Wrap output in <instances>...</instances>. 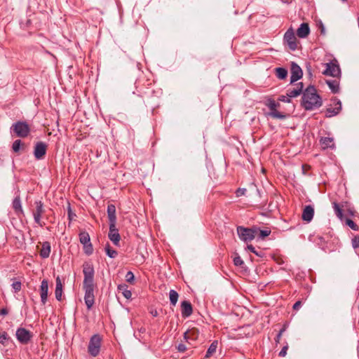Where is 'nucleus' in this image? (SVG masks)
Wrapping results in <instances>:
<instances>
[{
    "label": "nucleus",
    "instance_id": "f257e3e1",
    "mask_svg": "<svg viewBox=\"0 0 359 359\" xmlns=\"http://www.w3.org/2000/svg\"><path fill=\"white\" fill-rule=\"evenodd\" d=\"M302 105L306 110H313L322 105V99L313 86L303 92Z\"/></svg>",
    "mask_w": 359,
    "mask_h": 359
},
{
    "label": "nucleus",
    "instance_id": "f03ea898",
    "mask_svg": "<svg viewBox=\"0 0 359 359\" xmlns=\"http://www.w3.org/2000/svg\"><path fill=\"white\" fill-rule=\"evenodd\" d=\"M83 273L84 276L83 286H95L93 265L91 263L85 262L83 265Z\"/></svg>",
    "mask_w": 359,
    "mask_h": 359
},
{
    "label": "nucleus",
    "instance_id": "7ed1b4c3",
    "mask_svg": "<svg viewBox=\"0 0 359 359\" xmlns=\"http://www.w3.org/2000/svg\"><path fill=\"white\" fill-rule=\"evenodd\" d=\"M258 229H249L243 226H238L237 228V233L241 240L244 242H250L252 241L257 236Z\"/></svg>",
    "mask_w": 359,
    "mask_h": 359
},
{
    "label": "nucleus",
    "instance_id": "20e7f679",
    "mask_svg": "<svg viewBox=\"0 0 359 359\" xmlns=\"http://www.w3.org/2000/svg\"><path fill=\"white\" fill-rule=\"evenodd\" d=\"M102 339L98 334H94L91 337L88 350L90 355L96 357L100 351Z\"/></svg>",
    "mask_w": 359,
    "mask_h": 359
},
{
    "label": "nucleus",
    "instance_id": "39448f33",
    "mask_svg": "<svg viewBox=\"0 0 359 359\" xmlns=\"http://www.w3.org/2000/svg\"><path fill=\"white\" fill-rule=\"evenodd\" d=\"M283 41L291 50H295L297 48V40L292 27L289 28L285 33Z\"/></svg>",
    "mask_w": 359,
    "mask_h": 359
},
{
    "label": "nucleus",
    "instance_id": "423d86ee",
    "mask_svg": "<svg viewBox=\"0 0 359 359\" xmlns=\"http://www.w3.org/2000/svg\"><path fill=\"white\" fill-rule=\"evenodd\" d=\"M94 287L83 286L85 291L84 301L88 309H90L95 302Z\"/></svg>",
    "mask_w": 359,
    "mask_h": 359
},
{
    "label": "nucleus",
    "instance_id": "0eeeda50",
    "mask_svg": "<svg viewBox=\"0 0 359 359\" xmlns=\"http://www.w3.org/2000/svg\"><path fill=\"white\" fill-rule=\"evenodd\" d=\"M79 241L83 245L85 253L87 255L92 254L93 250L89 234L86 231L81 232L79 234Z\"/></svg>",
    "mask_w": 359,
    "mask_h": 359
},
{
    "label": "nucleus",
    "instance_id": "6e6552de",
    "mask_svg": "<svg viewBox=\"0 0 359 359\" xmlns=\"http://www.w3.org/2000/svg\"><path fill=\"white\" fill-rule=\"evenodd\" d=\"M326 69L323 72V74L326 76L333 77H338L341 74L339 66L333 62L325 64Z\"/></svg>",
    "mask_w": 359,
    "mask_h": 359
},
{
    "label": "nucleus",
    "instance_id": "1a4fd4ad",
    "mask_svg": "<svg viewBox=\"0 0 359 359\" xmlns=\"http://www.w3.org/2000/svg\"><path fill=\"white\" fill-rule=\"evenodd\" d=\"M16 338L22 344H27L32 337V334L23 327L18 328L16 330Z\"/></svg>",
    "mask_w": 359,
    "mask_h": 359
},
{
    "label": "nucleus",
    "instance_id": "9d476101",
    "mask_svg": "<svg viewBox=\"0 0 359 359\" xmlns=\"http://www.w3.org/2000/svg\"><path fill=\"white\" fill-rule=\"evenodd\" d=\"M13 127L14 132L19 137H26L29 132V128L28 125L24 122H18L15 123Z\"/></svg>",
    "mask_w": 359,
    "mask_h": 359
},
{
    "label": "nucleus",
    "instance_id": "9b49d317",
    "mask_svg": "<svg viewBox=\"0 0 359 359\" xmlns=\"http://www.w3.org/2000/svg\"><path fill=\"white\" fill-rule=\"evenodd\" d=\"M303 72L302 69L296 63L292 62L291 65L290 83H292L302 77Z\"/></svg>",
    "mask_w": 359,
    "mask_h": 359
},
{
    "label": "nucleus",
    "instance_id": "f8f14e48",
    "mask_svg": "<svg viewBox=\"0 0 359 359\" xmlns=\"http://www.w3.org/2000/svg\"><path fill=\"white\" fill-rule=\"evenodd\" d=\"M46 144L42 142H37L34 150V155L36 159L42 158L46 152Z\"/></svg>",
    "mask_w": 359,
    "mask_h": 359
},
{
    "label": "nucleus",
    "instance_id": "ddd939ff",
    "mask_svg": "<svg viewBox=\"0 0 359 359\" xmlns=\"http://www.w3.org/2000/svg\"><path fill=\"white\" fill-rule=\"evenodd\" d=\"M303 87H304L303 83L299 82V83H297L295 86L289 88L287 90V94L291 98L296 97L302 93Z\"/></svg>",
    "mask_w": 359,
    "mask_h": 359
},
{
    "label": "nucleus",
    "instance_id": "4468645a",
    "mask_svg": "<svg viewBox=\"0 0 359 359\" xmlns=\"http://www.w3.org/2000/svg\"><path fill=\"white\" fill-rule=\"evenodd\" d=\"M48 282L47 280H43L40 286V296L41 301L42 304L44 305L48 299Z\"/></svg>",
    "mask_w": 359,
    "mask_h": 359
},
{
    "label": "nucleus",
    "instance_id": "2eb2a0df",
    "mask_svg": "<svg viewBox=\"0 0 359 359\" xmlns=\"http://www.w3.org/2000/svg\"><path fill=\"white\" fill-rule=\"evenodd\" d=\"M109 238L115 245H117L120 241V235L116 228V223H114L113 226L112 223L109 224Z\"/></svg>",
    "mask_w": 359,
    "mask_h": 359
},
{
    "label": "nucleus",
    "instance_id": "dca6fc26",
    "mask_svg": "<svg viewBox=\"0 0 359 359\" xmlns=\"http://www.w3.org/2000/svg\"><path fill=\"white\" fill-rule=\"evenodd\" d=\"M314 215V209L311 205H306L302 212V219L306 222H310Z\"/></svg>",
    "mask_w": 359,
    "mask_h": 359
},
{
    "label": "nucleus",
    "instance_id": "f3484780",
    "mask_svg": "<svg viewBox=\"0 0 359 359\" xmlns=\"http://www.w3.org/2000/svg\"><path fill=\"white\" fill-rule=\"evenodd\" d=\"M310 33V28L308 23H302L299 27L297 30V35L302 39H304L308 36Z\"/></svg>",
    "mask_w": 359,
    "mask_h": 359
},
{
    "label": "nucleus",
    "instance_id": "a211bd4d",
    "mask_svg": "<svg viewBox=\"0 0 359 359\" xmlns=\"http://www.w3.org/2000/svg\"><path fill=\"white\" fill-rule=\"evenodd\" d=\"M43 204L41 201H36V210L35 212H34V221L40 224L41 226H42V224H41V215L43 214Z\"/></svg>",
    "mask_w": 359,
    "mask_h": 359
},
{
    "label": "nucleus",
    "instance_id": "6ab92c4d",
    "mask_svg": "<svg viewBox=\"0 0 359 359\" xmlns=\"http://www.w3.org/2000/svg\"><path fill=\"white\" fill-rule=\"evenodd\" d=\"M107 215L109 221V224L112 223V226L114 223H116V207L113 204H109L107 207Z\"/></svg>",
    "mask_w": 359,
    "mask_h": 359
},
{
    "label": "nucleus",
    "instance_id": "aec40b11",
    "mask_svg": "<svg viewBox=\"0 0 359 359\" xmlns=\"http://www.w3.org/2000/svg\"><path fill=\"white\" fill-rule=\"evenodd\" d=\"M182 315L184 317H189L192 313V307L191 304L187 301H184L181 304Z\"/></svg>",
    "mask_w": 359,
    "mask_h": 359
},
{
    "label": "nucleus",
    "instance_id": "412c9836",
    "mask_svg": "<svg viewBox=\"0 0 359 359\" xmlns=\"http://www.w3.org/2000/svg\"><path fill=\"white\" fill-rule=\"evenodd\" d=\"M326 83L333 93H337L339 91V82L337 79H327Z\"/></svg>",
    "mask_w": 359,
    "mask_h": 359
},
{
    "label": "nucleus",
    "instance_id": "4be33fe9",
    "mask_svg": "<svg viewBox=\"0 0 359 359\" xmlns=\"http://www.w3.org/2000/svg\"><path fill=\"white\" fill-rule=\"evenodd\" d=\"M55 298L58 301H61L62 295V284L59 276L56 278V286L55 291Z\"/></svg>",
    "mask_w": 359,
    "mask_h": 359
},
{
    "label": "nucleus",
    "instance_id": "5701e85b",
    "mask_svg": "<svg viewBox=\"0 0 359 359\" xmlns=\"http://www.w3.org/2000/svg\"><path fill=\"white\" fill-rule=\"evenodd\" d=\"M320 144L324 149L327 148H334V140L331 137H322L320 139Z\"/></svg>",
    "mask_w": 359,
    "mask_h": 359
},
{
    "label": "nucleus",
    "instance_id": "b1692460",
    "mask_svg": "<svg viewBox=\"0 0 359 359\" xmlns=\"http://www.w3.org/2000/svg\"><path fill=\"white\" fill-rule=\"evenodd\" d=\"M50 253V245L48 242H45L42 245V248L40 250V255L43 258H47L49 257Z\"/></svg>",
    "mask_w": 359,
    "mask_h": 359
},
{
    "label": "nucleus",
    "instance_id": "393cba45",
    "mask_svg": "<svg viewBox=\"0 0 359 359\" xmlns=\"http://www.w3.org/2000/svg\"><path fill=\"white\" fill-rule=\"evenodd\" d=\"M118 290L121 292L123 296L127 299H130L132 297V293L130 290L128 289V286L126 284H121L118 286Z\"/></svg>",
    "mask_w": 359,
    "mask_h": 359
},
{
    "label": "nucleus",
    "instance_id": "a878e982",
    "mask_svg": "<svg viewBox=\"0 0 359 359\" xmlns=\"http://www.w3.org/2000/svg\"><path fill=\"white\" fill-rule=\"evenodd\" d=\"M332 106L333 109H327V112H339L342 109L341 101L336 98L332 100Z\"/></svg>",
    "mask_w": 359,
    "mask_h": 359
},
{
    "label": "nucleus",
    "instance_id": "bb28decb",
    "mask_svg": "<svg viewBox=\"0 0 359 359\" xmlns=\"http://www.w3.org/2000/svg\"><path fill=\"white\" fill-rule=\"evenodd\" d=\"M178 297H179L178 293L175 290H171L170 291L169 299H170V304L172 306L176 305L177 300H178Z\"/></svg>",
    "mask_w": 359,
    "mask_h": 359
},
{
    "label": "nucleus",
    "instance_id": "cd10ccee",
    "mask_svg": "<svg viewBox=\"0 0 359 359\" xmlns=\"http://www.w3.org/2000/svg\"><path fill=\"white\" fill-rule=\"evenodd\" d=\"M276 76L280 79H284L287 75V71L283 67H278L276 69Z\"/></svg>",
    "mask_w": 359,
    "mask_h": 359
},
{
    "label": "nucleus",
    "instance_id": "c85d7f7f",
    "mask_svg": "<svg viewBox=\"0 0 359 359\" xmlns=\"http://www.w3.org/2000/svg\"><path fill=\"white\" fill-rule=\"evenodd\" d=\"M13 207L17 212H22V205H21V201L19 196H17L15 198V199L13 201Z\"/></svg>",
    "mask_w": 359,
    "mask_h": 359
},
{
    "label": "nucleus",
    "instance_id": "c756f323",
    "mask_svg": "<svg viewBox=\"0 0 359 359\" xmlns=\"http://www.w3.org/2000/svg\"><path fill=\"white\" fill-rule=\"evenodd\" d=\"M217 348V341L212 342L211 344V345L210 346V347L208 348L205 356L207 358H209L210 356H211L216 351Z\"/></svg>",
    "mask_w": 359,
    "mask_h": 359
},
{
    "label": "nucleus",
    "instance_id": "7c9ffc66",
    "mask_svg": "<svg viewBox=\"0 0 359 359\" xmlns=\"http://www.w3.org/2000/svg\"><path fill=\"white\" fill-rule=\"evenodd\" d=\"M333 205V208H334V210L335 212V214L339 218V219H342L343 217V213H342V210L341 209V208L339 207V204L336 202H334L332 203Z\"/></svg>",
    "mask_w": 359,
    "mask_h": 359
},
{
    "label": "nucleus",
    "instance_id": "2f4dec72",
    "mask_svg": "<svg viewBox=\"0 0 359 359\" xmlns=\"http://www.w3.org/2000/svg\"><path fill=\"white\" fill-rule=\"evenodd\" d=\"M268 119H284L286 118V115L285 114H267Z\"/></svg>",
    "mask_w": 359,
    "mask_h": 359
},
{
    "label": "nucleus",
    "instance_id": "473e14b6",
    "mask_svg": "<svg viewBox=\"0 0 359 359\" xmlns=\"http://www.w3.org/2000/svg\"><path fill=\"white\" fill-rule=\"evenodd\" d=\"M257 233H259V237L262 239L264 238L265 237L268 236L270 235L271 233V230L269 229H264V230H259L258 229V232Z\"/></svg>",
    "mask_w": 359,
    "mask_h": 359
},
{
    "label": "nucleus",
    "instance_id": "72a5a7b5",
    "mask_svg": "<svg viewBox=\"0 0 359 359\" xmlns=\"http://www.w3.org/2000/svg\"><path fill=\"white\" fill-rule=\"evenodd\" d=\"M278 106V103L276 102L275 100H269V107L273 112H278L276 111V108Z\"/></svg>",
    "mask_w": 359,
    "mask_h": 359
},
{
    "label": "nucleus",
    "instance_id": "f704fd0d",
    "mask_svg": "<svg viewBox=\"0 0 359 359\" xmlns=\"http://www.w3.org/2000/svg\"><path fill=\"white\" fill-rule=\"evenodd\" d=\"M107 255L111 257L114 258L117 255V252L114 250H111L109 248H106Z\"/></svg>",
    "mask_w": 359,
    "mask_h": 359
},
{
    "label": "nucleus",
    "instance_id": "c9c22d12",
    "mask_svg": "<svg viewBox=\"0 0 359 359\" xmlns=\"http://www.w3.org/2000/svg\"><path fill=\"white\" fill-rule=\"evenodd\" d=\"M21 145V141L19 140H15L13 144V150L15 152H18L20 150Z\"/></svg>",
    "mask_w": 359,
    "mask_h": 359
},
{
    "label": "nucleus",
    "instance_id": "e433bc0d",
    "mask_svg": "<svg viewBox=\"0 0 359 359\" xmlns=\"http://www.w3.org/2000/svg\"><path fill=\"white\" fill-rule=\"evenodd\" d=\"M135 279V276L133 272L128 271L126 275V280L128 283H132Z\"/></svg>",
    "mask_w": 359,
    "mask_h": 359
},
{
    "label": "nucleus",
    "instance_id": "4c0bfd02",
    "mask_svg": "<svg viewBox=\"0 0 359 359\" xmlns=\"http://www.w3.org/2000/svg\"><path fill=\"white\" fill-rule=\"evenodd\" d=\"M12 287L15 292H19L21 290V283L20 281H15L12 284Z\"/></svg>",
    "mask_w": 359,
    "mask_h": 359
},
{
    "label": "nucleus",
    "instance_id": "58836bf2",
    "mask_svg": "<svg viewBox=\"0 0 359 359\" xmlns=\"http://www.w3.org/2000/svg\"><path fill=\"white\" fill-rule=\"evenodd\" d=\"M8 339V334L5 332H0V343L4 344Z\"/></svg>",
    "mask_w": 359,
    "mask_h": 359
},
{
    "label": "nucleus",
    "instance_id": "ea45409f",
    "mask_svg": "<svg viewBox=\"0 0 359 359\" xmlns=\"http://www.w3.org/2000/svg\"><path fill=\"white\" fill-rule=\"evenodd\" d=\"M290 97H289L287 95V94L286 93L285 95H280L278 97V100L279 101H281V102H290Z\"/></svg>",
    "mask_w": 359,
    "mask_h": 359
},
{
    "label": "nucleus",
    "instance_id": "a19ab883",
    "mask_svg": "<svg viewBox=\"0 0 359 359\" xmlns=\"http://www.w3.org/2000/svg\"><path fill=\"white\" fill-rule=\"evenodd\" d=\"M233 263L236 266H241L242 264H243V261L242 260L241 257L237 256L234 257Z\"/></svg>",
    "mask_w": 359,
    "mask_h": 359
},
{
    "label": "nucleus",
    "instance_id": "79ce46f5",
    "mask_svg": "<svg viewBox=\"0 0 359 359\" xmlns=\"http://www.w3.org/2000/svg\"><path fill=\"white\" fill-rule=\"evenodd\" d=\"M352 246L355 249L359 248V236H355L354 238H353Z\"/></svg>",
    "mask_w": 359,
    "mask_h": 359
},
{
    "label": "nucleus",
    "instance_id": "37998d69",
    "mask_svg": "<svg viewBox=\"0 0 359 359\" xmlns=\"http://www.w3.org/2000/svg\"><path fill=\"white\" fill-rule=\"evenodd\" d=\"M246 192V189H244V188H239L237 189L236 192V196L238 197H240L241 196H243L245 195Z\"/></svg>",
    "mask_w": 359,
    "mask_h": 359
},
{
    "label": "nucleus",
    "instance_id": "c03bdc74",
    "mask_svg": "<svg viewBox=\"0 0 359 359\" xmlns=\"http://www.w3.org/2000/svg\"><path fill=\"white\" fill-rule=\"evenodd\" d=\"M346 224L347 225L351 228L352 229H354V230H356L357 229V226L356 224L354 223L353 221H352L351 219H347L346 221Z\"/></svg>",
    "mask_w": 359,
    "mask_h": 359
},
{
    "label": "nucleus",
    "instance_id": "a18cd8bd",
    "mask_svg": "<svg viewBox=\"0 0 359 359\" xmlns=\"http://www.w3.org/2000/svg\"><path fill=\"white\" fill-rule=\"evenodd\" d=\"M287 346H285L279 353V355L284 357L287 354Z\"/></svg>",
    "mask_w": 359,
    "mask_h": 359
},
{
    "label": "nucleus",
    "instance_id": "49530a36",
    "mask_svg": "<svg viewBox=\"0 0 359 359\" xmlns=\"http://www.w3.org/2000/svg\"><path fill=\"white\" fill-rule=\"evenodd\" d=\"M194 334V331L186 332L184 334V337L186 340H188L191 337V335H192Z\"/></svg>",
    "mask_w": 359,
    "mask_h": 359
},
{
    "label": "nucleus",
    "instance_id": "de8ad7c7",
    "mask_svg": "<svg viewBox=\"0 0 359 359\" xmlns=\"http://www.w3.org/2000/svg\"><path fill=\"white\" fill-rule=\"evenodd\" d=\"M187 349V347L184 344H180L177 346V350L180 352H184Z\"/></svg>",
    "mask_w": 359,
    "mask_h": 359
},
{
    "label": "nucleus",
    "instance_id": "09e8293b",
    "mask_svg": "<svg viewBox=\"0 0 359 359\" xmlns=\"http://www.w3.org/2000/svg\"><path fill=\"white\" fill-rule=\"evenodd\" d=\"M248 249L250 250L252 252L255 253V255H258L257 252L255 250V248L252 245H248Z\"/></svg>",
    "mask_w": 359,
    "mask_h": 359
},
{
    "label": "nucleus",
    "instance_id": "8fccbe9b",
    "mask_svg": "<svg viewBox=\"0 0 359 359\" xmlns=\"http://www.w3.org/2000/svg\"><path fill=\"white\" fill-rule=\"evenodd\" d=\"M301 304H302V303H301V302H300V301L297 302L293 305V309H294V310H297V309H299L300 308V306H301Z\"/></svg>",
    "mask_w": 359,
    "mask_h": 359
},
{
    "label": "nucleus",
    "instance_id": "3c124183",
    "mask_svg": "<svg viewBox=\"0 0 359 359\" xmlns=\"http://www.w3.org/2000/svg\"><path fill=\"white\" fill-rule=\"evenodd\" d=\"M284 331H285V329H282V330L279 332V333H278V334L277 335V337H276V341H277V342H278V341H279V340L280 339L281 335H282V334H283V332Z\"/></svg>",
    "mask_w": 359,
    "mask_h": 359
},
{
    "label": "nucleus",
    "instance_id": "603ef678",
    "mask_svg": "<svg viewBox=\"0 0 359 359\" xmlns=\"http://www.w3.org/2000/svg\"><path fill=\"white\" fill-rule=\"evenodd\" d=\"M75 216V215H73L71 212V210L69 209V219L72 220L73 219V217Z\"/></svg>",
    "mask_w": 359,
    "mask_h": 359
},
{
    "label": "nucleus",
    "instance_id": "864d4df0",
    "mask_svg": "<svg viewBox=\"0 0 359 359\" xmlns=\"http://www.w3.org/2000/svg\"><path fill=\"white\" fill-rule=\"evenodd\" d=\"M0 313L1 315L4 316V315H6L8 313V311H7V310L6 309H3L1 310Z\"/></svg>",
    "mask_w": 359,
    "mask_h": 359
},
{
    "label": "nucleus",
    "instance_id": "5fc2aeb1",
    "mask_svg": "<svg viewBox=\"0 0 359 359\" xmlns=\"http://www.w3.org/2000/svg\"><path fill=\"white\" fill-rule=\"evenodd\" d=\"M151 314L154 316H156L158 313L156 311H151Z\"/></svg>",
    "mask_w": 359,
    "mask_h": 359
},
{
    "label": "nucleus",
    "instance_id": "6e6d98bb",
    "mask_svg": "<svg viewBox=\"0 0 359 359\" xmlns=\"http://www.w3.org/2000/svg\"><path fill=\"white\" fill-rule=\"evenodd\" d=\"M282 1L285 4H290L291 1L290 0H282Z\"/></svg>",
    "mask_w": 359,
    "mask_h": 359
},
{
    "label": "nucleus",
    "instance_id": "4d7b16f0",
    "mask_svg": "<svg viewBox=\"0 0 359 359\" xmlns=\"http://www.w3.org/2000/svg\"><path fill=\"white\" fill-rule=\"evenodd\" d=\"M333 114H329L328 116H327V117H332Z\"/></svg>",
    "mask_w": 359,
    "mask_h": 359
}]
</instances>
